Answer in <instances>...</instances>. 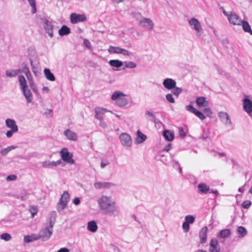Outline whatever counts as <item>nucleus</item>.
Returning <instances> with one entry per match:
<instances>
[{
    "instance_id": "obj_1",
    "label": "nucleus",
    "mask_w": 252,
    "mask_h": 252,
    "mask_svg": "<svg viewBox=\"0 0 252 252\" xmlns=\"http://www.w3.org/2000/svg\"><path fill=\"white\" fill-rule=\"evenodd\" d=\"M99 209L105 214L110 216H118L120 210L115 200L111 197L103 195L97 199Z\"/></svg>"
},
{
    "instance_id": "obj_2",
    "label": "nucleus",
    "mask_w": 252,
    "mask_h": 252,
    "mask_svg": "<svg viewBox=\"0 0 252 252\" xmlns=\"http://www.w3.org/2000/svg\"><path fill=\"white\" fill-rule=\"evenodd\" d=\"M126 95L123 93L116 91L111 96V99L116 101V104L119 107H123L127 104L128 100L126 97Z\"/></svg>"
},
{
    "instance_id": "obj_3",
    "label": "nucleus",
    "mask_w": 252,
    "mask_h": 252,
    "mask_svg": "<svg viewBox=\"0 0 252 252\" xmlns=\"http://www.w3.org/2000/svg\"><path fill=\"white\" fill-rule=\"evenodd\" d=\"M41 22L43 25V27L45 32L48 34V35L51 37H52L53 36L54 29L53 21L52 20H50L49 19L43 18L41 19Z\"/></svg>"
},
{
    "instance_id": "obj_4",
    "label": "nucleus",
    "mask_w": 252,
    "mask_h": 252,
    "mask_svg": "<svg viewBox=\"0 0 252 252\" xmlns=\"http://www.w3.org/2000/svg\"><path fill=\"white\" fill-rule=\"evenodd\" d=\"M53 233V228L46 226L39 232L38 235V240L43 242L48 240Z\"/></svg>"
},
{
    "instance_id": "obj_5",
    "label": "nucleus",
    "mask_w": 252,
    "mask_h": 252,
    "mask_svg": "<svg viewBox=\"0 0 252 252\" xmlns=\"http://www.w3.org/2000/svg\"><path fill=\"white\" fill-rule=\"evenodd\" d=\"M69 199V194L67 191L63 192L61 195L60 201L58 204L57 210L60 212L63 210L66 206Z\"/></svg>"
},
{
    "instance_id": "obj_6",
    "label": "nucleus",
    "mask_w": 252,
    "mask_h": 252,
    "mask_svg": "<svg viewBox=\"0 0 252 252\" xmlns=\"http://www.w3.org/2000/svg\"><path fill=\"white\" fill-rule=\"evenodd\" d=\"M60 154L62 157V159L68 163L71 164L74 163L75 161L72 158L73 154L68 152L67 148H63L60 151Z\"/></svg>"
},
{
    "instance_id": "obj_7",
    "label": "nucleus",
    "mask_w": 252,
    "mask_h": 252,
    "mask_svg": "<svg viewBox=\"0 0 252 252\" xmlns=\"http://www.w3.org/2000/svg\"><path fill=\"white\" fill-rule=\"evenodd\" d=\"M218 117L221 122L227 126H232V122L228 114L224 111H220L218 113Z\"/></svg>"
},
{
    "instance_id": "obj_8",
    "label": "nucleus",
    "mask_w": 252,
    "mask_h": 252,
    "mask_svg": "<svg viewBox=\"0 0 252 252\" xmlns=\"http://www.w3.org/2000/svg\"><path fill=\"white\" fill-rule=\"evenodd\" d=\"M189 24L190 26L192 27L193 29L196 32V35L198 37H200L201 34L200 33L202 28L200 23L195 18H191L189 21Z\"/></svg>"
},
{
    "instance_id": "obj_9",
    "label": "nucleus",
    "mask_w": 252,
    "mask_h": 252,
    "mask_svg": "<svg viewBox=\"0 0 252 252\" xmlns=\"http://www.w3.org/2000/svg\"><path fill=\"white\" fill-rule=\"evenodd\" d=\"M120 140L122 144L125 147H130L132 144L131 136L126 133H122L120 137Z\"/></svg>"
},
{
    "instance_id": "obj_10",
    "label": "nucleus",
    "mask_w": 252,
    "mask_h": 252,
    "mask_svg": "<svg viewBox=\"0 0 252 252\" xmlns=\"http://www.w3.org/2000/svg\"><path fill=\"white\" fill-rule=\"evenodd\" d=\"M139 26L147 30L151 31L153 29L154 23L150 19L144 18L140 21Z\"/></svg>"
},
{
    "instance_id": "obj_11",
    "label": "nucleus",
    "mask_w": 252,
    "mask_h": 252,
    "mask_svg": "<svg viewBox=\"0 0 252 252\" xmlns=\"http://www.w3.org/2000/svg\"><path fill=\"white\" fill-rule=\"evenodd\" d=\"M70 22L72 24H76L78 22H84L87 20V18L84 14H76L75 13H73L70 14Z\"/></svg>"
},
{
    "instance_id": "obj_12",
    "label": "nucleus",
    "mask_w": 252,
    "mask_h": 252,
    "mask_svg": "<svg viewBox=\"0 0 252 252\" xmlns=\"http://www.w3.org/2000/svg\"><path fill=\"white\" fill-rule=\"evenodd\" d=\"M227 19L229 23L233 25H241L242 21L237 14L233 12L229 13Z\"/></svg>"
},
{
    "instance_id": "obj_13",
    "label": "nucleus",
    "mask_w": 252,
    "mask_h": 252,
    "mask_svg": "<svg viewBox=\"0 0 252 252\" xmlns=\"http://www.w3.org/2000/svg\"><path fill=\"white\" fill-rule=\"evenodd\" d=\"M244 110L252 117V101L248 98H245L243 101Z\"/></svg>"
},
{
    "instance_id": "obj_14",
    "label": "nucleus",
    "mask_w": 252,
    "mask_h": 252,
    "mask_svg": "<svg viewBox=\"0 0 252 252\" xmlns=\"http://www.w3.org/2000/svg\"><path fill=\"white\" fill-rule=\"evenodd\" d=\"M186 109L187 110L190 111L194 113L196 116H197L200 120H204L206 119V117L201 112L195 109L191 105H189L186 106Z\"/></svg>"
},
{
    "instance_id": "obj_15",
    "label": "nucleus",
    "mask_w": 252,
    "mask_h": 252,
    "mask_svg": "<svg viewBox=\"0 0 252 252\" xmlns=\"http://www.w3.org/2000/svg\"><path fill=\"white\" fill-rule=\"evenodd\" d=\"M63 134L69 140L76 141L77 140L78 136L77 133L69 129L65 130L63 132Z\"/></svg>"
},
{
    "instance_id": "obj_16",
    "label": "nucleus",
    "mask_w": 252,
    "mask_h": 252,
    "mask_svg": "<svg viewBox=\"0 0 252 252\" xmlns=\"http://www.w3.org/2000/svg\"><path fill=\"white\" fill-rule=\"evenodd\" d=\"M163 86L168 90H172L176 85V81L171 78H166L163 80Z\"/></svg>"
},
{
    "instance_id": "obj_17",
    "label": "nucleus",
    "mask_w": 252,
    "mask_h": 252,
    "mask_svg": "<svg viewBox=\"0 0 252 252\" xmlns=\"http://www.w3.org/2000/svg\"><path fill=\"white\" fill-rule=\"evenodd\" d=\"M208 228L207 226L202 227L199 232L200 243L204 244L207 240V232Z\"/></svg>"
},
{
    "instance_id": "obj_18",
    "label": "nucleus",
    "mask_w": 252,
    "mask_h": 252,
    "mask_svg": "<svg viewBox=\"0 0 252 252\" xmlns=\"http://www.w3.org/2000/svg\"><path fill=\"white\" fill-rule=\"evenodd\" d=\"M6 126L13 131H18V127L16 124V122L14 120L11 119H7L5 120Z\"/></svg>"
},
{
    "instance_id": "obj_19",
    "label": "nucleus",
    "mask_w": 252,
    "mask_h": 252,
    "mask_svg": "<svg viewBox=\"0 0 252 252\" xmlns=\"http://www.w3.org/2000/svg\"><path fill=\"white\" fill-rule=\"evenodd\" d=\"M22 72L21 69H8L5 71V75L9 78L14 77Z\"/></svg>"
},
{
    "instance_id": "obj_20",
    "label": "nucleus",
    "mask_w": 252,
    "mask_h": 252,
    "mask_svg": "<svg viewBox=\"0 0 252 252\" xmlns=\"http://www.w3.org/2000/svg\"><path fill=\"white\" fill-rule=\"evenodd\" d=\"M210 245L209 252H219L220 248H218V241L216 239H212Z\"/></svg>"
},
{
    "instance_id": "obj_21",
    "label": "nucleus",
    "mask_w": 252,
    "mask_h": 252,
    "mask_svg": "<svg viewBox=\"0 0 252 252\" xmlns=\"http://www.w3.org/2000/svg\"><path fill=\"white\" fill-rule=\"evenodd\" d=\"M147 136L146 135L143 134L141 131L138 130L137 131V137L135 139V142L137 144H139L143 143L146 139Z\"/></svg>"
},
{
    "instance_id": "obj_22",
    "label": "nucleus",
    "mask_w": 252,
    "mask_h": 252,
    "mask_svg": "<svg viewBox=\"0 0 252 252\" xmlns=\"http://www.w3.org/2000/svg\"><path fill=\"white\" fill-rule=\"evenodd\" d=\"M196 103L199 108L207 107L208 105V102L206 100L205 97L203 96L197 97L196 100Z\"/></svg>"
},
{
    "instance_id": "obj_23",
    "label": "nucleus",
    "mask_w": 252,
    "mask_h": 252,
    "mask_svg": "<svg viewBox=\"0 0 252 252\" xmlns=\"http://www.w3.org/2000/svg\"><path fill=\"white\" fill-rule=\"evenodd\" d=\"M231 234V230L229 229L221 230L218 235L219 238L225 239L229 238Z\"/></svg>"
},
{
    "instance_id": "obj_24",
    "label": "nucleus",
    "mask_w": 252,
    "mask_h": 252,
    "mask_svg": "<svg viewBox=\"0 0 252 252\" xmlns=\"http://www.w3.org/2000/svg\"><path fill=\"white\" fill-rule=\"evenodd\" d=\"M22 91L26 98L27 103H30L32 102V95L30 89L27 88L22 90Z\"/></svg>"
},
{
    "instance_id": "obj_25",
    "label": "nucleus",
    "mask_w": 252,
    "mask_h": 252,
    "mask_svg": "<svg viewBox=\"0 0 252 252\" xmlns=\"http://www.w3.org/2000/svg\"><path fill=\"white\" fill-rule=\"evenodd\" d=\"M56 217L57 214L56 212L53 211L51 212L50 214V217L47 220L49 222V225L47 226L48 227L53 228V225H54L56 221Z\"/></svg>"
},
{
    "instance_id": "obj_26",
    "label": "nucleus",
    "mask_w": 252,
    "mask_h": 252,
    "mask_svg": "<svg viewBox=\"0 0 252 252\" xmlns=\"http://www.w3.org/2000/svg\"><path fill=\"white\" fill-rule=\"evenodd\" d=\"M43 71L45 76L48 80L52 82L55 81L56 78L54 75L51 72L49 68H45Z\"/></svg>"
},
{
    "instance_id": "obj_27",
    "label": "nucleus",
    "mask_w": 252,
    "mask_h": 252,
    "mask_svg": "<svg viewBox=\"0 0 252 252\" xmlns=\"http://www.w3.org/2000/svg\"><path fill=\"white\" fill-rule=\"evenodd\" d=\"M87 229L92 232H95L98 229L96 222L94 220L89 221L88 222Z\"/></svg>"
},
{
    "instance_id": "obj_28",
    "label": "nucleus",
    "mask_w": 252,
    "mask_h": 252,
    "mask_svg": "<svg viewBox=\"0 0 252 252\" xmlns=\"http://www.w3.org/2000/svg\"><path fill=\"white\" fill-rule=\"evenodd\" d=\"M37 240H38V235L36 234H32L31 235H26L24 238V241L26 243H29Z\"/></svg>"
},
{
    "instance_id": "obj_29",
    "label": "nucleus",
    "mask_w": 252,
    "mask_h": 252,
    "mask_svg": "<svg viewBox=\"0 0 252 252\" xmlns=\"http://www.w3.org/2000/svg\"><path fill=\"white\" fill-rule=\"evenodd\" d=\"M198 189L200 192L207 193L209 190V187L204 183H201L197 186Z\"/></svg>"
},
{
    "instance_id": "obj_30",
    "label": "nucleus",
    "mask_w": 252,
    "mask_h": 252,
    "mask_svg": "<svg viewBox=\"0 0 252 252\" xmlns=\"http://www.w3.org/2000/svg\"><path fill=\"white\" fill-rule=\"evenodd\" d=\"M241 25L242 26L243 30L252 35V30L249 23L246 21L242 20Z\"/></svg>"
},
{
    "instance_id": "obj_31",
    "label": "nucleus",
    "mask_w": 252,
    "mask_h": 252,
    "mask_svg": "<svg viewBox=\"0 0 252 252\" xmlns=\"http://www.w3.org/2000/svg\"><path fill=\"white\" fill-rule=\"evenodd\" d=\"M163 136L164 138L168 141H172L174 138V134L169 130H164Z\"/></svg>"
},
{
    "instance_id": "obj_32",
    "label": "nucleus",
    "mask_w": 252,
    "mask_h": 252,
    "mask_svg": "<svg viewBox=\"0 0 252 252\" xmlns=\"http://www.w3.org/2000/svg\"><path fill=\"white\" fill-rule=\"evenodd\" d=\"M70 32V29L66 26L63 25L59 30V34L60 36H64L69 34Z\"/></svg>"
},
{
    "instance_id": "obj_33",
    "label": "nucleus",
    "mask_w": 252,
    "mask_h": 252,
    "mask_svg": "<svg viewBox=\"0 0 252 252\" xmlns=\"http://www.w3.org/2000/svg\"><path fill=\"white\" fill-rule=\"evenodd\" d=\"M18 81L22 90L28 88L26 80L23 75H21L18 76Z\"/></svg>"
},
{
    "instance_id": "obj_34",
    "label": "nucleus",
    "mask_w": 252,
    "mask_h": 252,
    "mask_svg": "<svg viewBox=\"0 0 252 252\" xmlns=\"http://www.w3.org/2000/svg\"><path fill=\"white\" fill-rule=\"evenodd\" d=\"M109 64L113 67H121L123 65L122 61L119 60H111L109 62Z\"/></svg>"
},
{
    "instance_id": "obj_35",
    "label": "nucleus",
    "mask_w": 252,
    "mask_h": 252,
    "mask_svg": "<svg viewBox=\"0 0 252 252\" xmlns=\"http://www.w3.org/2000/svg\"><path fill=\"white\" fill-rule=\"evenodd\" d=\"M237 231L239 234V237L240 238H243L247 234L246 229L241 226H239L237 228Z\"/></svg>"
},
{
    "instance_id": "obj_36",
    "label": "nucleus",
    "mask_w": 252,
    "mask_h": 252,
    "mask_svg": "<svg viewBox=\"0 0 252 252\" xmlns=\"http://www.w3.org/2000/svg\"><path fill=\"white\" fill-rule=\"evenodd\" d=\"M121 48H122L117 46H110L108 49V51L110 53L120 54Z\"/></svg>"
},
{
    "instance_id": "obj_37",
    "label": "nucleus",
    "mask_w": 252,
    "mask_h": 252,
    "mask_svg": "<svg viewBox=\"0 0 252 252\" xmlns=\"http://www.w3.org/2000/svg\"><path fill=\"white\" fill-rule=\"evenodd\" d=\"M145 115L147 118L151 122H154L157 123V119L155 115L149 111L146 112Z\"/></svg>"
},
{
    "instance_id": "obj_38",
    "label": "nucleus",
    "mask_w": 252,
    "mask_h": 252,
    "mask_svg": "<svg viewBox=\"0 0 252 252\" xmlns=\"http://www.w3.org/2000/svg\"><path fill=\"white\" fill-rule=\"evenodd\" d=\"M94 111L95 114H97V115L100 114L101 115H103V114L108 112L109 111L102 107H97L94 108Z\"/></svg>"
},
{
    "instance_id": "obj_39",
    "label": "nucleus",
    "mask_w": 252,
    "mask_h": 252,
    "mask_svg": "<svg viewBox=\"0 0 252 252\" xmlns=\"http://www.w3.org/2000/svg\"><path fill=\"white\" fill-rule=\"evenodd\" d=\"M30 5L31 6L32 9V14H34L36 12V8L35 5V0H28Z\"/></svg>"
},
{
    "instance_id": "obj_40",
    "label": "nucleus",
    "mask_w": 252,
    "mask_h": 252,
    "mask_svg": "<svg viewBox=\"0 0 252 252\" xmlns=\"http://www.w3.org/2000/svg\"><path fill=\"white\" fill-rule=\"evenodd\" d=\"M185 221L189 224H192L195 221V217L192 215H187L185 218Z\"/></svg>"
},
{
    "instance_id": "obj_41",
    "label": "nucleus",
    "mask_w": 252,
    "mask_h": 252,
    "mask_svg": "<svg viewBox=\"0 0 252 252\" xmlns=\"http://www.w3.org/2000/svg\"><path fill=\"white\" fill-rule=\"evenodd\" d=\"M172 91V94L176 96H178L182 92V89L179 87H176V86L175 88H173Z\"/></svg>"
},
{
    "instance_id": "obj_42",
    "label": "nucleus",
    "mask_w": 252,
    "mask_h": 252,
    "mask_svg": "<svg viewBox=\"0 0 252 252\" xmlns=\"http://www.w3.org/2000/svg\"><path fill=\"white\" fill-rule=\"evenodd\" d=\"M11 236L7 233H4L0 235V238L2 240H4L6 241H8L11 240Z\"/></svg>"
},
{
    "instance_id": "obj_43",
    "label": "nucleus",
    "mask_w": 252,
    "mask_h": 252,
    "mask_svg": "<svg viewBox=\"0 0 252 252\" xmlns=\"http://www.w3.org/2000/svg\"><path fill=\"white\" fill-rule=\"evenodd\" d=\"M203 109L202 111L203 113L208 117H211L212 114V111L209 107H205Z\"/></svg>"
},
{
    "instance_id": "obj_44",
    "label": "nucleus",
    "mask_w": 252,
    "mask_h": 252,
    "mask_svg": "<svg viewBox=\"0 0 252 252\" xmlns=\"http://www.w3.org/2000/svg\"><path fill=\"white\" fill-rule=\"evenodd\" d=\"M137 64L133 62H125V67L126 68H133L136 67Z\"/></svg>"
},
{
    "instance_id": "obj_45",
    "label": "nucleus",
    "mask_w": 252,
    "mask_h": 252,
    "mask_svg": "<svg viewBox=\"0 0 252 252\" xmlns=\"http://www.w3.org/2000/svg\"><path fill=\"white\" fill-rule=\"evenodd\" d=\"M30 211L32 217H33L37 213V209L36 207L32 206L30 207Z\"/></svg>"
},
{
    "instance_id": "obj_46",
    "label": "nucleus",
    "mask_w": 252,
    "mask_h": 252,
    "mask_svg": "<svg viewBox=\"0 0 252 252\" xmlns=\"http://www.w3.org/2000/svg\"><path fill=\"white\" fill-rule=\"evenodd\" d=\"M251 204L252 202L251 201L245 200L242 203V206L245 209H248L250 207Z\"/></svg>"
},
{
    "instance_id": "obj_47",
    "label": "nucleus",
    "mask_w": 252,
    "mask_h": 252,
    "mask_svg": "<svg viewBox=\"0 0 252 252\" xmlns=\"http://www.w3.org/2000/svg\"><path fill=\"white\" fill-rule=\"evenodd\" d=\"M166 99L168 101H169L170 103H174L175 102V99L173 98L172 94H167L165 96Z\"/></svg>"
},
{
    "instance_id": "obj_48",
    "label": "nucleus",
    "mask_w": 252,
    "mask_h": 252,
    "mask_svg": "<svg viewBox=\"0 0 252 252\" xmlns=\"http://www.w3.org/2000/svg\"><path fill=\"white\" fill-rule=\"evenodd\" d=\"M183 228L184 230V231L186 232H187L189 231V223L187 222L186 221H185L183 222V225H182Z\"/></svg>"
},
{
    "instance_id": "obj_49",
    "label": "nucleus",
    "mask_w": 252,
    "mask_h": 252,
    "mask_svg": "<svg viewBox=\"0 0 252 252\" xmlns=\"http://www.w3.org/2000/svg\"><path fill=\"white\" fill-rule=\"evenodd\" d=\"M115 185L112 183L108 182H103V188H107L109 189L111 188L112 187L114 186Z\"/></svg>"
},
{
    "instance_id": "obj_50",
    "label": "nucleus",
    "mask_w": 252,
    "mask_h": 252,
    "mask_svg": "<svg viewBox=\"0 0 252 252\" xmlns=\"http://www.w3.org/2000/svg\"><path fill=\"white\" fill-rule=\"evenodd\" d=\"M22 66L23 68V72L25 73V74L30 72V69L26 63H23L22 64Z\"/></svg>"
},
{
    "instance_id": "obj_51",
    "label": "nucleus",
    "mask_w": 252,
    "mask_h": 252,
    "mask_svg": "<svg viewBox=\"0 0 252 252\" xmlns=\"http://www.w3.org/2000/svg\"><path fill=\"white\" fill-rule=\"evenodd\" d=\"M120 54H122L125 56H130L131 55L130 52H129L127 50L124 49V48H121V52H120Z\"/></svg>"
},
{
    "instance_id": "obj_52",
    "label": "nucleus",
    "mask_w": 252,
    "mask_h": 252,
    "mask_svg": "<svg viewBox=\"0 0 252 252\" xmlns=\"http://www.w3.org/2000/svg\"><path fill=\"white\" fill-rule=\"evenodd\" d=\"M17 179V176L13 174L7 176L6 180L7 181H15Z\"/></svg>"
},
{
    "instance_id": "obj_53",
    "label": "nucleus",
    "mask_w": 252,
    "mask_h": 252,
    "mask_svg": "<svg viewBox=\"0 0 252 252\" xmlns=\"http://www.w3.org/2000/svg\"><path fill=\"white\" fill-rule=\"evenodd\" d=\"M94 186L96 189H103V182L94 183Z\"/></svg>"
},
{
    "instance_id": "obj_54",
    "label": "nucleus",
    "mask_w": 252,
    "mask_h": 252,
    "mask_svg": "<svg viewBox=\"0 0 252 252\" xmlns=\"http://www.w3.org/2000/svg\"><path fill=\"white\" fill-rule=\"evenodd\" d=\"M84 44L88 49H90L92 48L91 43L89 40L85 39L84 40Z\"/></svg>"
},
{
    "instance_id": "obj_55",
    "label": "nucleus",
    "mask_w": 252,
    "mask_h": 252,
    "mask_svg": "<svg viewBox=\"0 0 252 252\" xmlns=\"http://www.w3.org/2000/svg\"><path fill=\"white\" fill-rule=\"evenodd\" d=\"M99 126L104 129L107 127V125L106 123L103 121V119H102V120H99Z\"/></svg>"
},
{
    "instance_id": "obj_56",
    "label": "nucleus",
    "mask_w": 252,
    "mask_h": 252,
    "mask_svg": "<svg viewBox=\"0 0 252 252\" xmlns=\"http://www.w3.org/2000/svg\"><path fill=\"white\" fill-rule=\"evenodd\" d=\"M42 167L43 168H47L50 166V161L46 160L43 162H41Z\"/></svg>"
},
{
    "instance_id": "obj_57",
    "label": "nucleus",
    "mask_w": 252,
    "mask_h": 252,
    "mask_svg": "<svg viewBox=\"0 0 252 252\" xmlns=\"http://www.w3.org/2000/svg\"><path fill=\"white\" fill-rule=\"evenodd\" d=\"M18 131H13V130L11 129L10 130H8L6 133V136L9 138L11 137L14 133L17 132Z\"/></svg>"
},
{
    "instance_id": "obj_58",
    "label": "nucleus",
    "mask_w": 252,
    "mask_h": 252,
    "mask_svg": "<svg viewBox=\"0 0 252 252\" xmlns=\"http://www.w3.org/2000/svg\"><path fill=\"white\" fill-rule=\"evenodd\" d=\"M9 152V150H8V147L6 148L3 149L1 152L0 153L2 156H5Z\"/></svg>"
},
{
    "instance_id": "obj_59",
    "label": "nucleus",
    "mask_w": 252,
    "mask_h": 252,
    "mask_svg": "<svg viewBox=\"0 0 252 252\" xmlns=\"http://www.w3.org/2000/svg\"><path fill=\"white\" fill-rule=\"evenodd\" d=\"M179 133L180 136L185 137L186 136V132L184 131L183 128H180L179 129Z\"/></svg>"
},
{
    "instance_id": "obj_60",
    "label": "nucleus",
    "mask_w": 252,
    "mask_h": 252,
    "mask_svg": "<svg viewBox=\"0 0 252 252\" xmlns=\"http://www.w3.org/2000/svg\"><path fill=\"white\" fill-rule=\"evenodd\" d=\"M109 164V162L108 161H104V160H102L100 167L101 168H104L107 165H108Z\"/></svg>"
},
{
    "instance_id": "obj_61",
    "label": "nucleus",
    "mask_w": 252,
    "mask_h": 252,
    "mask_svg": "<svg viewBox=\"0 0 252 252\" xmlns=\"http://www.w3.org/2000/svg\"><path fill=\"white\" fill-rule=\"evenodd\" d=\"M172 162H173V167L174 168H175V169L176 168H178L180 166V164H179V162L177 161H176L175 160L173 159L172 160Z\"/></svg>"
},
{
    "instance_id": "obj_62",
    "label": "nucleus",
    "mask_w": 252,
    "mask_h": 252,
    "mask_svg": "<svg viewBox=\"0 0 252 252\" xmlns=\"http://www.w3.org/2000/svg\"><path fill=\"white\" fill-rule=\"evenodd\" d=\"M73 203L75 205H78L80 204V199L78 197H75L73 200Z\"/></svg>"
},
{
    "instance_id": "obj_63",
    "label": "nucleus",
    "mask_w": 252,
    "mask_h": 252,
    "mask_svg": "<svg viewBox=\"0 0 252 252\" xmlns=\"http://www.w3.org/2000/svg\"><path fill=\"white\" fill-rule=\"evenodd\" d=\"M60 163H61L60 160H58L57 161H52V162L50 161V166H56Z\"/></svg>"
},
{
    "instance_id": "obj_64",
    "label": "nucleus",
    "mask_w": 252,
    "mask_h": 252,
    "mask_svg": "<svg viewBox=\"0 0 252 252\" xmlns=\"http://www.w3.org/2000/svg\"><path fill=\"white\" fill-rule=\"evenodd\" d=\"M57 252H69V250L66 248H62L59 250Z\"/></svg>"
}]
</instances>
